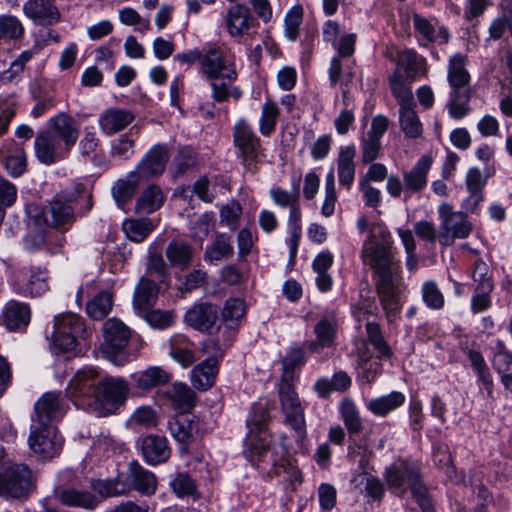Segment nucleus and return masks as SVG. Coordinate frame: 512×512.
Listing matches in <instances>:
<instances>
[{"label":"nucleus","mask_w":512,"mask_h":512,"mask_svg":"<svg viewBox=\"0 0 512 512\" xmlns=\"http://www.w3.org/2000/svg\"><path fill=\"white\" fill-rule=\"evenodd\" d=\"M391 245V234L386 229L379 228L370 232L361 251L364 263L375 273L376 291L390 322L396 318L401 308L399 265L393 258Z\"/></svg>","instance_id":"obj_1"},{"label":"nucleus","mask_w":512,"mask_h":512,"mask_svg":"<svg viewBox=\"0 0 512 512\" xmlns=\"http://www.w3.org/2000/svg\"><path fill=\"white\" fill-rule=\"evenodd\" d=\"M66 393L77 407L98 417H106L117 413L125 404L129 386L123 378L118 377L98 380L95 369L85 368L69 381Z\"/></svg>","instance_id":"obj_2"},{"label":"nucleus","mask_w":512,"mask_h":512,"mask_svg":"<svg viewBox=\"0 0 512 512\" xmlns=\"http://www.w3.org/2000/svg\"><path fill=\"white\" fill-rule=\"evenodd\" d=\"M385 479L390 489H402L408 484L413 498L423 512H434L432 499L427 487L423 484L420 467L417 462L398 459L385 471Z\"/></svg>","instance_id":"obj_3"},{"label":"nucleus","mask_w":512,"mask_h":512,"mask_svg":"<svg viewBox=\"0 0 512 512\" xmlns=\"http://www.w3.org/2000/svg\"><path fill=\"white\" fill-rule=\"evenodd\" d=\"M467 56L457 53L448 62L447 80L451 87L447 104L449 115L461 119L469 112L471 98L470 74L466 69Z\"/></svg>","instance_id":"obj_4"},{"label":"nucleus","mask_w":512,"mask_h":512,"mask_svg":"<svg viewBox=\"0 0 512 512\" xmlns=\"http://www.w3.org/2000/svg\"><path fill=\"white\" fill-rule=\"evenodd\" d=\"M36 489V476L28 465L13 463L0 471V497L24 501Z\"/></svg>","instance_id":"obj_5"},{"label":"nucleus","mask_w":512,"mask_h":512,"mask_svg":"<svg viewBox=\"0 0 512 512\" xmlns=\"http://www.w3.org/2000/svg\"><path fill=\"white\" fill-rule=\"evenodd\" d=\"M88 332L83 319L76 314L66 313L54 318V330L51 335L52 349L55 353L75 351L77 338H87Z\"/></svg>","instance_id":"obj_6"},{"label":"nucleus","mask_w":512,"mask_h":512,"mask_svg":"<svg viewBox=\"0 0 512 512\" xmlns=\"http://www.w3.org/2000/svg\"><path fill=\"white\" fill-rule=\"evenodd\" d=\"M440 226L438 241L442 246H451L456 239H464L469 236L472 227L464 213L454 211L448 203H442L438 207Z\"/></svg>","instance_id":"obj_7"},{"label":"nucleus","mask_w":512,"mask_h":512,"mask_svg":"<svg viewBox=\"0 0 512 512\" xmlns=\"http://www.w3.org/2000/svg\"><path fill=\"white\" fill-rule=\"evenodd\" d=\"M233 142L242 164L248 171H255L260 154V139L247 120L239 119L233 127Z\"/></svg>","instance_id":"obj_8"},{"label":"nucleus","mask_w":512,"mask_h":512,"mask_svg":"<svg viewBox=\"0 0 512 512\" xmlns=\"http://www.w3.org/2000/svg\"><path fill=\"white\" fill-rule=\"evenodd\" d=\"M48 271L40 266H24L13 275L16 293L22 296L40 297L49 290Z\"/></svg>","instance_id":"obj_9"},{"label":"nucleus","mask_w":512,"mask_h":512,"mask_svg":"<svg viewBox=\"0 0 512 512\" xmlns=\"http://www.w3.org/2000/svg\"><path fill=\"white\" fill-rule=\"evenodd\" d=\"M292 381L281 379L278 393L287 423L294 429L297 437L303 440L306 437L304 412Z\"/></svg>","instance_id":"obj_10"},{"label":"nucleus","mask_w":512,"mask_h":512,"mask_svg":"<svg viewBox=\"0 0 512 512\" xmlns=\"http://www.w3.org/2000/svg\"><path fill=\"white\" fill-rule=\"evenodd\" d=\"M28 445L41 458L52 459L61 451L63 439L53 425L32 423Z\"/></svg>","instance_id":"obj_11"},{"label":"nucleus","mask_w":512,"mask_h":512,"mask_svg":"<svg viewBox=\"0 0 512 512\" xmlns=\"http://www.w3.org/2000/svg\"><path fill=\"white\" fill-rule=\"evenodd\" d=\"M75 199L65 192L57 194L42 211L44 223L53 228L68 230L75 221L74 209L71 206Z\"/></svg>","instance_id":"obj_12"},{"label":"nucleus","mask_w":512,"mask_h":512,"mask_svg":"<svg viewBox=\"0 0 512 512\" xmlns=\"http://www.w3.org/2000/svg\"><path fill=\"white\" fill-rule=\"evenodd\" d=\"M200 73L206 79L217 78L222 74H226V77L229 79L237 78L238 76L234 62L218 46H210L207 49H203Z\"/></svg>","instance_id":"obj_13"},{"label":"nucleus","mask_w":512,"mask_h":512,"mask_svg":"<svg viewBox=\"0 0 512 512\" xmlns=\"http://www.w3.org/2000/svg\"><path fill=\"white\" fill-rule=\"evenodd\" d=\"M169 159L167 146L155 144L144 154L134 172L139 173L142 181L158 177L164 173Z\"/></svg>","instance_id":"obj_14"},{"label":"nucleus","mask_w":512,"mask_h":512,"mask_svg":"<svg viewBox=\"0 0 512 512\" xmlns=\"http://www.w3.org/2000/svg\"><path fill=\"white\" fill-rule=\"evenodd\" d=\"M34 151L38 161L45 165L62 161L70 154V151L65 149L60 140L55 139L46 130H42L36 135Z\"/></svg>","instance_id":"obj_15"},{"label":"nucleus","mask_w":512,"mask_h":512,"mask_svg":"<svg viewBox=\"0 0 512 512\" xmlns=\"http://www.w3.org/2000/svg\"><path fill=\"white\" fill-rule=\"evenodd\" d=\"M55 139L60 140L65 149L71 151L79 137V127L76 120L65 112H60L48 121L45 129Z\"/></svg>","instance_id":"obj_16"},{"label":"nucleus","mask_w":512,"mask_h":512,"mask_svg":"<svg viewBox=\"0 0 512 512\" xmlns=\"http://www.w3.org/2000/svg\"><path fill=\"white\" fill-rule=\"evenodd\" d=\"M187 325L200 332L211 333L218 329V307L211 303H196L184 315Z\"/></svg>","instance_id":"obj_17"},{"label":"nucleus","mask_w":512,"mask_h":512,"mask_svg":"<svg viewBox=\"0 0 512 512\" xmlns=\"http://www.w3.org/2000/svg\"><path fill=\"white\" fill-rule=\"evenodd\" d=\"M412 21L421 46L427 47L435 41L440 44L448 43L450 33L444 26L437 27L436 18H426L418 13H413Z\"/></svg>","instance_id":"obj_18"},{"label":"nucleus","mask_w":512,"mask_h":512,"mask_svg":"<svg viewBox=\"0 0 512 512\" xmlns=\"http://www.w3.org/2000/svg\"><path fill=\"white\" fill-rule=\"evenodd\" d=\"M64 415L63 403L60 395L55 392L43 394L34 405L32 423L52 425Z\"/></svg>","instance_id":"obj_19"},{"label":"nucleus","mask_w":512,"mask_h":512,"mask_svg":"<svg viewBox=\"0 0 512 512\" xmlns=\"http://www.w3.org/2000/svg\"><path fill=\"white\" fill-rule=\"evenodd\" d=\"M102 332L103 349L108 354H117L122 351L128 345L131 336L129 328L115 318L104 322Z\"/></svg>","instance_id":"obj_20"},{"label":"nucleus","mask_w":512,"mask_h":512,"mask_svg":"<svg viewBox=\"0 0 512 512\" xmlns=\"http://www.w3.org/2000/svg\"><path fill=\"white\" fill-rule=\"evenodd\" d=\"M125 484L128 492L134 490L143 496H151L156 492L157 478L153 472L133 461L128 466Z\"/></svg>","instance_id":"obj_21"},{"label":"nucleus","mask_w":512,"mask_h":512,"mask_svg":"<svg viewBox=\"0 0 512 512\" xmlns=\"http://www.w3.org/2000/svg\"><path fill=\"white\" fill-rule=\"evenodd\" d=\"M57 498L67 507L92 511L100 505V499L90 491L75 486H63L57 491Z\"/></svg>","instance_id":"obj_22"},{"label":"nucleus","mask_w":512,"mask_h":512,"mask_svg":"<svg viewBox=\"0 0 512 512\" xmlns=\"http://www.w3.org/2000/svg\"><path fill=\"white\" fill-rule=\"evenodd\" d=\"M143 459L149 465H158L166 462L171 455V448L164 436L150 434L140 441Z\"/></svg>","instance_id":"obj_23"},{"label":"nucleus","mask_w":512,"mask_h":512,"mask_svg":"<svg viewBox=\"0 0 512 512\" xmlns=\"http://www.w3.org/2000/svg\"><path fill=\"white\" fill-rule=\"evenodd\" d=\"M30 320V306L15 300H11L5 305L0 316V323L10 331H24Z\"/></svg>","instance_id":"obj_24"},{"label":"nucleus","mask_w":512,"mask_h":512,"mask_svg":"<svg viewBox=\"0 0 512 512\" xmlns=\"http://www.w3.org/2000/svg\"><path fill=\"white\" fill-rule=\"evenodd\" d=\"M23 11L37 25H53L60 19L54 0H29L24 4Z\"/></svg>","instance_id":"obj_25"},{"label":"nucleus","mask_w":512,"mask_h":512,"mask_svg":"<svg viewBox=\"0 0 512 512\" xmlns=\"http://www.w3.org/2000/svg\"><path fill=\"white\" fill-rule=\"evenodd\" d=\"M168 429L177 442L188 445L198 433V420L190 413H180L168 421Z\"/></svg>","instance_id":"obj_26"},{"label":"nucleus","mask_w":512,"mask_h":512,"mask_svg":"<svg viewBox=\"0 0 512 512\" xmlns=\"http://www.w3.org/2000/svg\"><path fill=\"white\" fill-rule=\"evenodd\" d=\"M134 118V114L129 110L109 108L99 116L98 123L104 134L113 135L125 129Z\"/></svg>","instance_id":"obj_27"},{"label":"nucleus","mask_w":512,"mask_h":512,"mask_svg":"<svg viewBox=\"0 0 512 512\" xmlns=\"http://www.w3.org/2000/svg\"><path fill=\"white\" fill-rule=\"evenodd\" d=\"M337 330V320L334 313H331L321 320H319L315 327L314 332L316 339L307 343V347L317 352L319 349L330 347L334 343Z\"/></svg>","instance_id":"obj_28"},{"label":"nucleus","mask_w":512,"mask_h":512,"mask_svg":"<svg viewBox=\"0 0 512 512\" xmlns=\"http://www.w3.org/2000/svg\"><path fill=\"white\" fill-rule=\"evenodd\" d=\"M431 157L424 155L409 170L403 172V181L406 191L420 192L427 185V175L431 168Z\"/></svg>","instance_id":"obj_29"},{"label":"nucleus","mask_w":512,"mask_h":512,"mask_svg":"<svg viewBox=\"0 0 512 512\" xmlns=\"http://www.w3.org/2000/svg\"><path fill=\"white\" fill-rule=\"evenodd\" d=\"M492 365L505 389L512 393V352L507 349L502 340L496 342Z\"/></svg>","instance_id":"obj_30"},{"label":"nucleus","mask_w":512,"mask_h":512,"mask_svg":"<svg viewBox=\"0 0 512 512\" xmlns=\"http://www.w3.org/2000/svg\"><path fill=\"white\" fill-rule=\"evenodd\" d=\"M254 22V18L245 5L236 4L228 9L226 25L231 36L244 35Z\"/></svg>","instance_id":"obj_31"},{"label":"nucleus","mask_w":512,"mask_h":512,"mask_svg":"<svg viewBox=\"0 0 512 512\" xmlns=\"http://www.w3.org/2000/svg\"><path fill=\"white\" fill-rule=\"evenodd\" d=\"M426 64L424 57L413 49H404L397 53V67L395 71L402 73L407 81L413 82Z\"/></svg>","instance_id":"obj_32"},{"label":"nucleus","mask_w":512,"mask_h":512,"mask_svg":"<svg viewBox=\"0 0 512 512\" xmlns=\"http://www.w3.org/2000/svg\"><path fill=\"white\" fill-rule=\"evenodd\" d=\"M89 487L93 490L100 502L102 499L119 497L128 494V486L121 480L120 476L114 478H91Z\"/></svg>","instance_id":"obj_33"},{"label":"nucleus","mask_w":512,"mask_h":512,"mask_svg":"<svg viewBox=\"0 0 512 512\" xmlns=\"http://www.w3.org/2000/svg\"><path fill=\"white\" fill-rule=\"evenodd\" d=\"M141 182L139 173L131 171L125 178L118 179L113 184L111 193L119 208L124 209L125 205L131 201Z\"/></svg>","instance_id":"obj_34"},{"label":"nucleus","mask_w":512,"mask_h":512,"mask_svg":"<svg viewBox=\"0 0 512 512\" xmlns=\"http://www.w3.org/2000/svg\"><path fill=\"white\" fill-rule=\"evenodd\" d=\"M355 155V145L351 144L340 148L337 159L339 183L347 189H350L355 178Z\"/></svg>","instance_id":"obj_35"},{"label":"nucleus","mask_w":512,"mask_h":512,"mask_svg":"<svg viewBox=\"0 0 512 512\" xmlns=\"http://www.w3.org/2000/svg\"><path fill=\"white\" fill-rule=\"evenodd\" d=\"M485 179L478 168H470L466 175V186L469 196L464 201V208L469 212H475L478 205L483 201V188Z\"/></svg>","instance_id":"obj_36"},{"label":"nucleus","mask_w":512,"mask_h":512,"mask_svg":"<svg viewBox=\"0 0 512 512\" xmlns=\"http://www.w3.org/2000/svg\"><path fill=\"white\" fill-rule=\"evenodd\" d=\"M217 373L218 360L215 356L209 357L193 368L192 384L197 389L207 390L214 384Z\"/></svg>","instance_id":"obj_37"},{"label":"nucleus","mask_w":512,"mask_h":512,"mask_svg":"<svg viewBox=\"0 0 512 512\" xmlns=\"http://www.w3.org/2000/svg\"><path fill=\"white\" fill-rule=\"evenodd\" d=\"M356 368L358 375L366 383H371L382 371V365L377 358L373 360L372 354L366 345L357 349Z\"/></svg>","instance_id":"obj_38"},{"label":"nucleus","mask_w":512,"mask_h":512,"mask_svg":"<svg viewBox=\"0 0 512 512\" xmlns=\"http://www.w3.org/2000/svg\"><path fill=\"white\" fill-rule=\"evenodd\" d=\"M237 78H227L226 74L217 78H207L210 81L211 98L217 103L228 101L230 97L238 100L242 96L240 88L233 85Z\"/></svg>","instance_id":"obj_39"},{"label":"nucleus","mask_w":512,"mask_h":512,"mask_svg":"<svg viewBox=\"0 0 512 512\" xmlns=\"http://www.w3.org/2000/svg\"><path fill=\"white\" fill-rule=\"evenodd\" d=\"M159 293L157 284L147 278H141L134 292V307L139 311H147L155 305Z\"/></svg>","instance_id":"obj_40"},{"label":"nucleus","mask_w":512,"mask_h":512,"mask_svg":"<svg viewBox=\"0 0 512 512\" xmlns=\"http://www.w3.org/2000/svg\"><path fill=\"white\" fill-rule=\"evenodd\" d=\"M165 255L172 266L186 269L193 259V248L184 241L174 240L166 247Z\"/></svg>","instance_id":"obj_41"},{"label":"nucleus","mask_w":512,"mask_h":512,"mask_svg":"<svg viewBox=\"0 0 512 512\" xmlns=\"http://www.w3.org/2000/svg\"><path fill=\"white\" fill-rule=\"evenodd\" d=\"M415 108L416 104L399 108L400 128L409 139H417L423 134V126Z\"/></svg>","instance_id":"obj_42"},{"label":"nucleus","mask_w":512,"mask_h":512,"mask_svg":"<svg viewBox=\"0 0 512 512\" xmlns=\"http://www.w3.org/2000/svg\"><path fill=\"white\" fill-rule=\"evenodd\" d=\"M245 445L244 454L255 465L267 453L270 446V435L268 433L248 432Z\"/></svg>","instance_id":"obj_43"},{"label":"nucleus","mask_w":512,"mask_h":512,"mask_svg":"<svg viewBox=\"0 0 512 512\" xmlns=\"http://www.w3.org/2000/svg\"><path fill=\"white\" fill-rule=\"evenodd\" d=\"M164 203V194L159 186L149 185L137 199L135 210L138 214H151Z\"/></svg>","instance_id":"obj_44"},{"label":"nucleus","mask_w":512,"mask_h":512,"mask_svg":"<svg viewBox=\"0 0 512 512\" xmlns=\"http://www.w3.org/2000/svg\"><path fill=\"white\" fill-rule=\"evenodd\" d=\"M132 378L136 386L142 390L152 389L166 384L170 380L169 374L157 366L135 373Z\"/></svg>","instance_id":"obj_45"},{"label":"nucleus","mask_w":512,"mask_h":512,"mask_svg":"<svg viewBox=\"0 0 512 512\" xmlns=\"http://www.w3.org/2000/svg\"><path fill=\"white\" fill-rule=\"evenodd\" d=\"M167 395L173 406L181 413H189L195 405V393L185 384L174 383L167 391Z\"/></svg>","instance_id":"obj_46"},{"label":"nucleus","mask_w":512,"mask_h":512,"mask_svg":"<svg viewBox=\"0 0 512 512\" xmlns=\"http://www.w3.org/2000/svg\"><path fill=\"white\" fill-rule=\"evenodd\" d=\"M405 402L403 393L393 391L387 395L369 401L367 408L377 416H386Z\"/></svg>","instance_id":"obj_47"},{"label":"nucleus","mask_w":512,"mask_h":512,"mask_svg":"<svg viewBox=\"0 0 512 512\" xmlns=\"http://www.w3.org/2000/svg\"><path fill=\"white\" fill-rule=\"evenodd\" d=\"M406 80V77L399 71H394L389 78L390 89L392 95L397 100L399 108L416 104L412 90L406 84Z\"/></svg>","instance_id":"obj_48"},{"label":"nucleus","mask_w":512,"mask_h":512,"mask_svg":"<svg viewBox=\"0 0 512 512\" xmlns=\"http://www.w3.org/2000/svg\"><path fill=\"white\" fill-rule=\"evenodd\" d=\"M233 253L234 248L230 236L218 234L215 241L210 246H207L204 259L210 263H218L225 258L231 257Z\"/></svg>","instance_id":"obj_49"},{"label":"nucleus","mask_w":512,"mask_h":512,"mask_svg":"<svg viewBox=\"0 0 512 512\" xmlns=\"http://www.w3.org/2000/svg\"><path fill=\"white\" fill-rule=\"evenodd\" d=\"M113 296L109 291L97 293L86 304V313L93 320H102L112 310Z\"/></svg>","instance_id":"obj_50"},{"label":"nucleus","mask_w":512,"mask_h":512,"mask_svg":"<svg viewBox=\"0 0 512 512\" xmlns=\"http://www.w3.org/2000/svg\"><path fill=\"white\" fill-rule=\"evenodd\" d=\"M340 414L350 436H355L362 432V418L358 408L352 400L345 399L341 402Z\"/></svg>","instance_id":"obj_51"},{"label":"nucleus","mask_w":512,"mask_h":512,"mask_svg":"<svg viewBox=\"0 0 512 512\" xmlns=\"http://www.w3.org/2000/svg\"><path fill=\"white\" fill-rule=\"evenodd\" d=\"M189 346L187 338L182 335L174 336L170 340L169 355L185 368L196 361L195 355Z\"/></svg>","instance_id":"obj_52"},{"label":"nucleus","mask_w":512,"mask_h":512,"mask_svg":"<svg viewBox=\"0 0 512 512\" xmlns=\"http://www.w3.org/2000/svg\"><path fill=\"white\" fill-rule=\"evenodd\" d=\"M301 182V176L292 178L293 192H289L280 187H273L269 191V195L277 206L281 208H291L300 202L299 186Z\"/></svg>","instance_id":"obj_53"},{"label":"nucleus","mask_w":512,"mask_h":512,"mask_svg":"<svg viewBox=\"0 0 512 512\" xmlns=\"http://www.w3.org/2000/svg\"><path fill=\"white\" fill-rule=\"evenodd\" d=\"M470 274L475 289H494L493 273L489 265L483 259L478 258L473 262Z\"/></svg>","instance_id":"obj_54"},{"label":"nucleus","mask_w":512,"mask_h":512,"mask_svg":"<svg viewBox=\"0 0 512 512\" xmlns=\"http://www.w3.org/2000/svg\"><path fill=\"white\" fill-rule=\"evenodd\" d=\"M306 362L305 352L301 347H291L281 360V379L293 380L294 371L302 367Z\"/></svg>","instance_id":"obj_55"},{"label":"nucleus","mask_w":512,"mask_h":512,"mask_svg":"<svg viewBox=\"0 0 512 512\" xmlns=\"http://www.w3.org/2000/svg\"><path fill=\"white\" fill-rule=\"evenodd\" d=\"M153 230L154 225L147 218L128 220L123 224V231L127 238L135 243L142 242Z\"/></svg>","instance_id":"obj_56"},{"label":"nucleus","mask_w":512,"mask_h":512,"mask_svg":"<svg viewBox=\"0 0 512 512\" xmlns=\"http://www.w3.org/2000/svg\"><path fill=\"white\" fill-rule=\"evenodd\" d=\"M279 115L280 109L276 103L268 100L262 105L259 131L263 136H270L274 132Z\"/></svg>","instance_id":"obj_57"},{"label":"nucleus","mask_w":512,"mask_h":512,"mask_svg":"<svg viewBox=\"0 0 512 512\" xmlns=\"http://www.w3.org/2000/svg\"><path fill=\"white\" fill-rule=\"evenodd\" d=\"M26 153L20 145H14L5 159V168L13 177H19L26 171Z\"/></svg>","instance_id":"obj_58"},{"label":"nucleus","mask_w":512,"mask_h":512,"mask_svg":"<svg viewBox=\"0 0 512 512\" xmlns=\"http://www.w3.org/2000/svg\"><path fill=\"white\" fill-rule=\"evenodd\" d=\"M23 33L24 27L17 17L11 15L0 16V41L17 40L22 37Z\"/></svg>","instance_id":"obj_59"},{"label":"nucleus","mask_w":512,"mask_h":512,"mask_svg":"<svg viewBox=\"0 0 512 512\" xmlns=\"http://www.w3.org/2000/svg\"><path fill=\"white\" fill-rule=\"evenodd\" d=\"M269 420L267 405L261 402L252 406L250 416L246 423L249 432L267 433L266 426Z\"/></svg>","instance_id":"obj_60"},{"label":"nucleus","mask_w":512,"mask_h":512,"mask_svg":"<svg viewBox=\"0 0 512 512\" xmlns=\"http://www.w3.org/2000/svg\"><path fill=\"white\" fill-rule=\"evenodd\" d=\"M369 453V447L365 439H356L355 436L349 435L347 456L350 461L358 463L361 469H365L368 464Z\"/></svg>","instance_id":"obj_61"},{"label":"nucleus","mask_w":512,"mask_h":512,"mask_svg":"<svg viewBox=\"0 0 512 512\" xmlns=\"http://www.w3.org/2000/svg\"><path fill=\"white\" fill-rule=\"evenodd\" d=\"M422 300L433 310L442 309L445 303L444 296L435 281H425L421 287Z\"/></svg>","instance_id":"obj_62"},{"label":"nucleus","mask_w":512,"mask_h":512,"mask_svg":"<svg viewBox=\"0 0 512 512\" xmlns=\"http://www.w3.org/2000/svg\"><path fill=\"white\" fill-rule=\"evenodd\" d=\"M245 305L239 298L227 299L222 311V317L229 328L237 326L238 321L245 315Z\"/></svg>","instance_id":"obj_63"},{"label":"nucleus","mask_w":512,"mask_h":512,"mask_svg":"<svg viewBox=\"0 0 512 512\" xmlns=\"http://www.w3.org/2000/svg\"><path fill=\"white\" fill-rule=\"evenodd\" d=\"M195 164L196 159L194 152L188 147L181 148L171 164L173 176L179 177L184 175Z\"/></svg>","instance_id":"obj_64"}]
</instances>
